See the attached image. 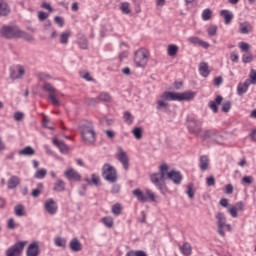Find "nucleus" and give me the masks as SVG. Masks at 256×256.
<instances>
[{"label": "nucleus", "instance_id": "f257e3e1", "mask_svg": "<svg viewBox=\"0 0 256 256\" xmlns=\"http://www.w3.org/2000/svg\"><path fill=\"white\" fill-rule=\"evenodd\" d=\"M167 171H169V166L167 164H162L159 166V173L150 174V181L161 193L165 187V181H167Z\"/></svg>", "mask_w": 256, "mask_h": 256}, {"label": "nucleus", "instance_id": "f03ea898", "mask_svg": "<svg viewBox=\"0 0 256 256\" xmlns=\"http://www.w3.org/2000/svg\"><path fill=\"white\" fill-rule=\"evenodd\" d=\"M168 101H175L173 98V92L166 91L162 93L156 100V109L162 113H167V111H169Z\"/></svg>", "mask_w": 256, "mask_h": 256}, {"label": "nucleus", "instance_id": "7ed1b4c3", "mask_svg": "<svg viewBox=\"0 0 256 256\" xmlns=\"http://www.w3.org/2000/svg\"><path fill=\"white\" fill-rule=\"evenodd\" d=\"M102 177L108 183H117V169L110 164H104L102 167Z\"/></svg>", "mask_w": 256, "mask_h": 256}, {"label": "nucleus", "instance_id": "20e7f679", "mask_svg": "<svg viewBox=\"0 0 256 256\" xmlns=\"http://www.w3.org/2000/svg\"><path fill=\"white\" fill-rule=\"evenodd\" d=\"M134 63L136 67H141L142 69L149 63V52L145 49H140L134 54Z\"/></svg>", "mask_w": 256, "mask_h": 256}, {"label": "nucleus", "instance_id": "39448f33", "mask_svg": "<svg viewBox=\"0 0 256 256\" xmlns=\"http://www.w3.org/2000/svg\"><path fill=\"white\" fill-rule=\"evenodd\" d=\"M19 30L17 25H3L0 28V35L5 39H15L19 35Z\"/></svg>", "mask_w": 256, "mask_h": 256}, {"label": "nucleus", "instance_id": "423d86ee", "mask_svg": "<svg viewBox=\"0 0 256 256\" xmlns=\"http://www.w3.org/2000/svg\"><path fill=\"white\" fill-rule=\"evenodd\" d=\"M188 131L191 135H196L199 137L201 135V127H203V123L197 119L190 118L188 120Z\"/></svg>", "mask_w": 256, "mask_h": 256}, {"label": "nucleus", "instance_id": "0eeeda50", "mask_svg": "<svg viewBox=\"0 0 256 256\" xmlns=\"http://www.w3.org/2000/svg\"><path fill=\"white\" fill-rule=\"evenodd\" d=\"M202 137H204V139H210V141H213L217 145H223L225 141V136L217 134L216 132L210 130H206L203 133Z\"/></svg>", "mask_w": 256, "mask_h": 256}, {"label": "nucleus", "instance_id": "6e6552de", "mask_svg": "<svg viewBox=\"0 0 256 256\" xmlns=\"http://www.w3.org/2000/svg\"><path fill=\"white\" fill-rule=\"evenodd\" d=\"M117 151L116 159L121 163L125 171H129V156H127V152L120 146L117 148Z\"/></svg>", "mask_w": 256, "mask_h": 256}, {"label": "nucleus", "instance_id": "1a4fd4ad", "mask_svg": "<svg viewBox=\"0 0 256 256\" xmlns=\"http://www.w3.org/2000/svg\"><path fill=\"white\" fill-rule=\"evenodd\" d=\"M196 93L193 91H186L183 93L172 92V97L174 101H193L195 99Z\"/></svg>", "mask_w": 256, "mask_h": 256}, {"label": "nucleus", "instance_id": "9d476101", "mask_svg": "<svg viewBox=\"0 0 256 256\" xmlns=\"http://www.w3.org/2000/svg\"><path fill=\"white\" fill-rule=\"evenodd\" d=\"M215 217L218 221V234L221 237H225V231L223 229H225V225H227V218L222 212H218Z\"/></svg>", "mask_w": 256, "mask_h": 256}, {"label": "nucleus", "instance_id": "9b49d317", "mask_svg": "<svg viewBox=\"0 0 256 256\" xmlns=\"http://www.w3.org/2000/svg\"><path fill=\"white\" fill-rule=\"evenodd\" d=\"M166 179L172 181L174 185H181V181H183V175L179 171L171 170L166 172Z\"/></svg>", "mask_w": 256, "mask_h": 256}, {"label": "nucleus", "instance_id": "f8f14e48", "mask_svg": "<svg viewBox=\"0 0 256 256\" xmlns=\"http://www.w3.org/2000/svg\"><path fill=\"white\" fill-rule=\"evenodd\" d=\"M64 176L68 181H81V174L73 168H69L64 172Z\"/></svg>", "mask_w": 256, "mask_h": 256}, {"label": "nucleus", "instance_id": "ddd939ff", "mask_svg": "<svg viewBox=\"0 0 256 256\" xmlns=\"http://www.w3.org/2000/svg\"><path fill=\"white\" fill-rule=\"evenodd\" d=\"M44 209L46 212H48L49 215H55V213H57L55 200L53 198H49L44 204Z\"/></svg>", "mask_w": 256, "mask_h": 256}, {"label": "nucleus", "instance_id": "4468645a", "mask_svg": "<svg viewBox=\"0 0 256 256\" xmlns=\"http://www.w3.org/2000/svg\"><path fill=\"white\" fill-rule=\"evenodd\" d=\"M27 256H39V242H32L26 251Z\"/></svg>", "mask_w": 256, "mask_h": 256}, {"label": "nucleus", "instance_id": "2eb2a0df", "mask_svg": "<svg viewBox=\"0 0 256 256\" xmlns=\"http://www.w3.org/2000/svg\"><path fill=\"white\" fill-rule=\"evenodd\" d=\"M223 103V96L218 95L214 101H210L208 103V107L213 111V113H218L219 112V107L217 105H221Z\"/></svg>", "mask_w": 256, "mask_h": 256}, {"label": "nucleus", "instance_id": "dca6fc26", "mask_svg": "<svg viewBox=\"0 0 256 256\" xmlns=\"http://www.w3.org/2000/svg\"><path fill=\"white\" fill-rule=\"evenodd\" d=\"M250 82L249 79L245 80L244 83H239L237 86V93L240 97H243V95H245L249 89L250 86Z\"/></svg>", "mask_w": 256, "mask_h": 256}, {"label": "nucleus", "instance_id": "f3484780", "mask_svg": "<svg viewBox=\"0 0 256 256\" xmlns=\"http://www.w3.org/2000/svg\"><path fill=\"white\" fill-rule=\"evenodd\" d=\"M70 249L71 251H73L74 253H79V251L83 250V244H81V242L79 241V239L77 238H73L70 241Z\"/></svg>", "mask_w": 256, "mask_h": 256}, {"label": "nucleus", "instance_id": "a211bd4d", "mask_svg": "<svg viewBox=\"0 0 256 256\" xmlns=\"http://www.w3.org/2000/svg\"><path fill=\"white\" fill-rule=\"evenodd\" d=\"M52 143H53V145H55V147H58V149L61 153H67L69 151V146H67V144H65V142L59 141L57 138H54L52 140Z\"/></svg>", "mask_w": 256, "mask_h": 256}, {"label": "nucleus", "instance_id": "6ab92c4d", "mask_svg": "<svg viewBox=\"0 0 256 256\" xmlns=\"http://www.w3.org/2000/svg\"><path fill=\"white\" fill-rule=\"evenodd\" d=\"M81 133H95V127L93 122L86 121L84 124L80 125Z\"/></svg>", "mask_w": 256, "mask_h": 256}, {"label": "nucleus", "instance_id": "aec40b11", "mask_svg": "<svg viewBox=\"0 0 256 256\" xmlns=\"http://www.w3.org/2000/svg\"><path fill=\"white\" fill-rule=\"evenodd\" d=\"M221 17L224 18L225 25H231V21H233V12L229 10H221L220 11Z\"/></svg>", "mask_w": 256, "mask_h": 256}, {"label": "nucleus", "instance_id": "412c9836", "mask_svg": "<svg viewBox=\"0 0 256 256\" xmlns=\"http://www.w3.org/2000/svg\"><path fill=\"white\" fill-rule=\"evenodd\" d=\"M11 13V8L7 2L1 0L0 1V17H7Z\"/></svg>", "mask_w": 256, "mask_h": 256}, {"label": "nucleus", "instance_id": "4be33fe9", "mask_svg": "<svg viewBox=\"0 0 256 256\" xmlns=\"http://www.w3.org/2000/svg\"><path fill=\"white\" fill-rule=\"evenodd\" d=\"M132 195H134V197H136L141 203H147V194L143 193L141 189L133 190Z\"/></svg>", "mask_w": 256, "mask_h": 256}, {"label": "nucleus", "instance_id": "5701e85b", "mask_svg": "<svg viewBox=\"0 0 256 256\" xmlns=\"http://www.w3.org/2000/svg\"><path fill=\"white\" fill-rule=\"evenodd\" d=\"M21 183L19 176L13 175L8 180V189H16Z\"/></svg>", "mask_w": 256, "mask_h": 256}, {"label": "nucleus", "instance_id": "b1692460", "mask_svg": "<svg viewBox=\"0 0 256 256\" xmlns=\"http://www.w3.org/2000/svg\"><path fill=\"white\" fill-rule=\"evenodd\" d=\"M53 191L57 193H63L65 191V181L62 179H57L53 186Z\"/></svg>", "mask_w": 256, "mask_h": 256}, {"label": "nucleus", "instance_id": "393cba45", "mask_svg": "<svg viewBox=\"0 0 256 256\" xmlns=\"http://www.w3.org/2000/svg\"><path fill=\"white\" fill-rule=\"evenodd\" d=\"M21 157L26 156V157H31L35 155V149L31 146H26L24 149L20 150L18 153Z\"/></svg>", "mask_w": 256, "mask_h": 256}, {"label": "nucleus", "instance_id": "a878e982", "mask_svg": "<svg viewBox=\"0 0 256 256\" xmlns=\"http://www.w3.org/2000/svg\"><path fill=\"white\" fill-rule=\"evenodd\" d=\"M199 167L201 171H207V169H209V157L207 155H203L200 157Z\"/></svg>", "mask_w": 256, "mask_h": 256}, {"label": "nucleus", "instance_id": "bb28decb", "mask_svg": "<svg viewBox=\"0 0 256 256\" xmlns=\"http://www.w3.org/2000/svg\"><path fill=\"white\" fill-rule=\"evenodd\" d=\"M199 71H200V75H202V77H209V64L205 63V62H201L199 65Z\"/></svg>", "mask_w": 256, "mask_h": 256}, {"label": "nucleus", "instance_id": "cd10ccee", "mask_svg": "<svg viewBox=\"0 0 256 256\" xmlns=\"http://www.w3.org/2000/svg\"><path fill=\"white\" fill-rule=\"evenodd\" d=\"M69 37H71L70 30H66L60 34V43L61 45H67L69 43Z\"/></svg>", "mask_w": 256, "mask_h": 256}, {"label": "nucleus", "instance_id": "c85d7f7f", "mask_svg": "<svg viewBox=\"0 0 256 256\" xmlns=\"http://www.w3.org/2000/svg\"><path fill=\"white\" fill-rule=\"evenodd\" d=\"M44 185L43 183H38L37 188L32 190L31 196L34 197V199H37L43 193Z\"/></svg>", "mask_w": 256, "mask_h": 256}, {"label": "nucleus", "instance_id": "c756f323", "mask_svg": "<svg viewBox=\"0 0 256 256\" xmlns=\"http://www.w3.org/2000/svg\"><path fill=\"white\" fill-rule=\"evenodd\" d=\"M43 90L46 93H49V95H55V93H57V89H55V87H53V85L49 82L44 83Z\"/></svg>", "mask_w": 256, "mask_h": 256}, {"label": "nucleus", "instance_id": "7c9ffc66", "mask_svg": "<svg viewBox=\"0 0 256 256\" xmlns=\"http://www.w3.org/2000/svg\"><path fill=\"white\" fill-rule=\"evenodd\" d=\"M251 29V25L247 22H242L239 24V31L242 35H247Z\"/></svg>", "mask_w": 256, "mask_h": 256}, {"label": "nucleus", "instance_id": "2f4dec72", "mask_svg": "<svg viewBox=\"0 0 256 256\" xmlns=\"http://www.w3.org/2000/svg\"><path fill=\"white\" fill-rule=\"evenodd\" d=\"M14 213L16 217H24L25 215V206L23 204H19L15 206Z\"/></svg>", "mask_w": 256, "mask_h": 256}, {"label": "nucleus", "instance_id": "473e14b6", "mask_svg": "<svg viewBox=\"0 0 256 256\" xmlns=\"http://www.w3.org/2000/svg\"><path fill=\"white\" fill-rule=\"evenodd\" d=\"M180 251L185 256L191 255V244L185 242L183 246H180Z\"/></svg>", "mask_w": 256, "mask_h": 256}, {"label": "nucleus", "instance_id": "72a5a7b5", "mask_svg": "<svg viewBox=\"0 0 256 256\" xmlns=\"http://www.w3.org/2000/svg\"><path fill=\"white\" fill-rule=\"evenodd\" d=\"M81 135L86 143H95V133H81Z\"/></svg>", "mask_w": 256, "mask_h": 256}, {"label": "nucleus", "instance_id": "f704fd0d", "mask_svg": "<svg viewBox=\"0 0 256 256\" xmlns=\"http://www.w3.org/2000/svg\"><path fill=\"white\" fill-rule=\"evenodd\" d=\"M18 38L20 39H25V41H33V37L31 36V34L25 32V31H22L21 29L18 31Z\"/></svg>", "mask_w": 256, "mask_h": 256}, {"label": "nucleus", "instance_id": "c9c22d12", "mask_svg": "<svg viewBox=\"0 0 256 256\" xmlns=\"http://www.w3.org/2000/svg\"><path fill=\"white\" fill-rule=\"evenodd\" d=\"M78 45L80 49L87 50L89 49V40L86 37H81L78 39Z\"/></svg>", "mask_w": 256, "mask_h": 256}, {"label": "nucleus", "instance_id": "e433bc0d", "mask_svg": "<svg viewBox=\"0 0 256 256\" xmlns=\"http://www.w3.org/2000/svg\"><path fill=\"white\" fill-rule=\"evenodd\" d=\"M132 134L135 137V139H143V128L141 127H135L132 130Z\"/></svg>", "mask_w": 256, "mask_h": 256}, {"label": "nucleus", "instance_id": "4c0bfd02", "mask_svg": "<svg viewBox=\"0 0 256 256\" xmlns=\"http://www.w3.org/2000/svg\"><path fill=\"white\" fill-rule=\"evenodd\" d=\"M34 177L35 179H45V177H47V169L42 168L40 170H37Z\"/></svg>", "mask_w": 256, "mask_h": 256}, {"label": "nucleus", "instance_id": "58836bf2", "mask_svg": "<svg viewBox=\"0 0 256 256\" xmlns=\"http://www.w3.org/2000/svg\"><path fill=\"white\" fill-rule=\"evenodd\" d=\"M177 51H179V47H177V45L171 44L168 46V55L170 57H175V55H177Z\"/></svg>", "mask_w": 256, "mask_h": 256}, {"label": "nucleus", "instance_id": "ea45409f", "mask_svg": "<svg viewBox=\"0 0 256 256\" xmlns=\"http://www.w3.org/2000/svg\"><path fill=\"white\" fill-rule=\"evenodd\" d=\"M100 123L104 127H111V125H113V123H115V120L111 119V118L104 117V118L100 119Z\"/></svg>", "mask_w": 256, "mask_h": 256}, {"label": "nucleus", "instance_id": "a19ab883", "mask_svg": "<svg viewBox=\"0 0 256 256\" xmlns=\"http://www.w3.org/2000/svg\"><path fill=\"white\" fill-rule=\"evenodd\" d=\"M102 223L109 229H111V227L114 225L113 218L111 216L102 218Z\"/></svg>", "mask_w": 256, "mask_h": 256}, {"label": "nucleus", "instance_id": "79ce46f5", "mask_svg": "<svg viewBox=\"0 0 256 256\" xmlns=\"http://www.w3.org/2000/svg\"><path fill=\"white\" fill-rule=\"evenodd\" d=\"M124 121L125 123H127V125H133V115L131 114V112L126 111L124 112Z\"/></svg>", "mask_w": 256, "mask_h": 256}, {"label": "nucleus", "instance_id": "37998d69", "mask_svg": "<svg viewBox=\"0 0 256 256\" xmlns=\"http://www.w3.org/2000/svg\"><path fill=\"white\" fill-rule=\"evenodd\" d=\"M48 99L49 101H51L54 107H59L61 105V102H59V99H57V96H55V94H49Z\"/></svg>", "mask_w": 256, "mask_h": 256}, {"label": "nucleus", "instance_id": "c03bdc74", "mask_svg": "<svg viewBox=\"0 0 256 256\" xmlns=\"http://www.w3.org/2000/svg\"><path fill=\"white\" fill-rule=\"evenodd\" d=\"M120 9L124 15H129L131 13V9H129V3L128 2H123L120 5Z\"/></svg>", "mask_w": 256, "mask_h": 256}, {"label": "nucleus", "instance_id": "a18cd8bd", "mask_svg": "<svg viewBox=\"0 0 256 256\" xmlns=\"http://www.w3.org/2000/svg\"><path fill=\"white\" fill-rule=\"evenodd\" d=\"M54 243L57 247H66L67 245V240L61 237H56L54 240Z\"/></svg>", "mask_w": 256, "mask_h": 256}, {"label": "nucleus", "instance_id": "49530a36", "mask_svg": "<svg viewBox=\"0 0 256 256\" xmlns=\"http://www.w3.org/2000/svg\"><path fill=\"white\" fill-rule=\"evenodd\" d=\"M99 101H104L105 103H109L111 101V96L108 93H101L98 96Z\"/></svg>", "mask_w": 256, "mask_h": 256}, {"label": "nucleus", "instance_id": "de8ad7c7", "mask_svg": "<svg viewBox=\"0 0 256 256\" xmlns=\"http://www.w3.org/2000/svg\"><path fill=\"white\" fill-rule=\"evenodd\" d=\"M242 61L244 63H251V61H253V54L246 52L245 54H243L242 56Z\"/></svg>", "mask_w": 256, "mask_h": 256}, {"label": "nucleus", "instance_id": "09e8293b", "mask_svg": "<svg viewBox=\"0 0 256 256\" xmlns=\"http://www.w3.org/2000/svg\"><path fill=\"white\" fill-rule=\"evenodd\" d=\"M112 213L113 215L119 216L121 215V204L116 203L112 206Z\"/></svg>", "mask_w": 256, "mask_h": 256}, {"label": "nucleus", "instance_id": "8fccbe9b", "mask_svg": "<svg viewBox=\"0 0 256 256\" xmlns=\"http://www.w3.org/2000/svg\"><path fill=\"white\" fill-rule=\"evenodd\" d=\"M207 33L209 37H215V35H217V25H211L208 28Z\"/></svg>", "mask_w": 256, "mask_h": 256}, {"label": "nucleus", "instance_id": "3c124183", "mask_svg": "<svg viewBox=\"0 0 256 256\" xmlns=\"http://www.w3.org/2000/svg\"><path fill=\"white\" fill-rule=\"evenodd\" d=\"M250 80L249 83L250 85H256V70L251 69L250 74H249Z\"/></svg>", "mask_w": 256, "mask_h": 256}, {"label": "nucleus", "instance_id": "603ef678", "mask_svg": "<svg viewBox=\"0 0 256 256\" xmlns=\"http://www.w3.org/2000/svg\"><path fill=\"white\" fill-rule=\"evenodd\" d=\"M211 9H205L202 12V19L203 21H209L211 19Z\"/></svg>", "mask_w": 256, "mask_h": 256}, {"label": "nucleus", "instance_id": "864d4df0", "mask_svg": "<svg viewBox=\"0 0 256 256\" xmlns=\"http://www.w3.org/2000/svg\"><path fill=\"white\" fill-rule=\"evenodd\" d=\"M186 194L188 195L189 199H193V197H195V190H193V184H189L187 186Z\"/></svg>", "mask_w": 256, "mask_h": 256}, {"label": "nucleus", "instance_id": "5fc2aeb1", "mask_svg": "<svg viewBox=\"0 0 256 256\" xmlns=\"http://www.w3.org/2000/svg\"><path fill=\"white\" fill-rule=\"evenodd\" d=\"M231 111V101H226L222 104V113H229Z\"/></svg>", "mask_w": 256, "mask_h": 256}, {"label": "nucleus", "instance_id": "6e6d98bb", "mask_svg": "<svg viewBox=\"0 0 256 256\" xmlns=\"http://www.w3.org/2000/svg\"><path fill=\"white\" fill-rule=\"evenodd\" d=\"M239 49L244 53H249V44L247 42H240L238 45Z\"/></svg>", "mask_w": 256, "mask_h": 256}, {"label": "nucleus", "instance_id": "4d7b16f0", "mask_svg": "<svg viewBox=\"0 0 256 256\" xmlns=\"http://www.w3.org/2000/svg\"><path fill=\"white\" fill-rule=\"evenodd\" d=\"M54 23H56V25H58V27H64L65 20H63V17H61V16H56V17H54Z\"/></svg>", "mask_w": 256, "mask_h": 256}, {"label": "nucleus", "instance_id": "13d9d810", "mask_svg": "<svg viewBox=\"0 0 256 256\" xmlns=\"http://www.w3.org/2000/svg\"><path fill=\"white\" fill-rule=\"evenodd\" d=\"M188 43H191V45H199L201 43V39H199V37L192 36L188 38Z\"/></svg>", "mask_w": 256, "mask_h": 256}, {"label": "nucleus", "instance_id": "bf43d9fd", "mask_svg": "<svg viewBox=\"0 0 256 256\" xmlns=\"http://www.w3.org/2000/svg\"><path fill=\"white\" fill-rule=\"evenodd\" d=\"M253 183V176H244L242 178V185H251Z\"/></svg>", "mask_w": 256, "mask_h": 256}, {"label": "nucleus", "instance_id": "052dcab7", "mask_svg": "<svg viewBox=\"0 0 256 256\" xmlns=\"http://www.w3.org/2000/svg\"><path fill=\"white\" fill-rule=\"evenodd\" d=\"M146 197H147V201H153L155 202V193H153V191H151L150 189L146 190Z\"/></svg>", "mask_w": 256, "mask_h": 256}, {"label": "nucleus", "instance_id": "680f3d73", "mask_svg": "<svg viewBox=\"0 0 256 256\" xmlns=\"http://www.w3.org/2000/svg\"><path fill=\"white\" fill-rule=\"evenodd\" d=\"M85 103L90 107H95V105H97V100L95 98H86Z\"/></svg>", "mask_w": 256, "mask_h": 256}, {"label": "nucleus", "instance_id": "e2e57ef3", "mask_svg": "<svg viewBox=\"0 0 256 256\" xmlns=\"http://www.w3.org/2000/svg\"><path fill=\"white\" fill-rule=\"evenodd\" d=\"M226 195H233V184H227L224 189Z\"/></svg>", "mask_w": 256, "mask_h": 256}, {"label": "nucleus", "instance_id": "0e129e2a", "mask_svg": "<svg viewBox=\"0 0 256 256\" xmlns=\"http://www.w3.org/2000/svg\"><path fill=\"white\" fill-rule=\"evenodd\" d=\"M49 17V14L47 12L40 11L38 13V19L39 21H45Z\"/></svg>", "mask_w": 256, "mask_h": 256}, {"label": "nucleus", "instance_id": "69168bd1", "mask_svg": "<svg viewBox=\"0 0 256 256\" xmlns=\"http://www.w3.org/2000/svg\"><path fill=\"white\" fill-rule=\"evenodd\" d=\"M10 77L12 79H19V73L13 67L10 68Z\"/></svg>", "mask_w": 256, "mask_h": 256}, {"label": "nucleus", "instance_id": "338daca9", "mask_svg": "<svg viewBox=\"0 0 256 256\" xmlns=\"http://www.w3.org/2000/svg\"><path fill=\"white\" fill-rule=\"evenodd\" d=\"M234 209H236L237 211H244L245 210V204H243V202H237L235 204V206H233Z\"/></svg>", "mask_w": 256, "mask_h": 256}, {"label": "nucleus", "instance_id": "774afa93", "mask_svg": "<svg viewBox=\"0 0 256 256\" xmlns=\"http://www.w3.org/2000/svg\"><path fill=\"white\" fill-rule=\"evenodd\" d=\"M49 79H52L51 75L47 73L40 74V81H49Z\"/></svg>", "mask_w": 256, "mask_h": 256}]
</instances>
